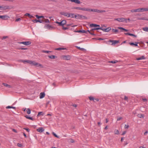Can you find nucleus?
Listing matches in <instances>:
<instances>
[{
  "mask_svg": "<svg viewBox=\"0 0 148 148\" xmlns=\"http://www.w3.org/2000/svg\"><path fill=\"white\" fill-rule=\"evenodd\" d=\"M138 117L141 118L144 117V115L141 114H138Z\"/></svg>",
  "mask_w": 148,
  "mask_h": 148,
  "instance_id": "nucleus-41",
  "label": "nucleus"
},
{
  "mask_svg": "<svg viewBox=\"0 0 148 148\" xmlns=\"http://www.w3.org/2000/svg\"><path fill=\"white\" fill-rule=\"evenodd\" d=\"M36 17L38 18V19H39L40 18V16H38L37 15H36Z\"/></svg>",
  "mask_w": 148,
  "mask_h": 148,
  "instance_id": "nucleus-62",
  "label": "nucleus"
},
{
  "mask_svg": "<svg viewBox=\"0 0 148 148\" xmlns=\"http://www.w3.org/2000/svg\"><path fill=\"white\" fill-rule=\"evenodd\" d=\"M74 15V14L71 13L70 14V17H71L72 18H73Z\"/></svg>",
  "mask_w": 148,
  "mask_h": 148,
  "instance_id": "nucleus-53",
  "label": "nucleus"
},
{
  "mask_svg": "<svg viewBox=\"0 0 148 148\" xmlns=\"http://www.w3.org/2000/svg\"><path fill=\"white\" fill-rule=\"evenodd\" d=\"M24 129L26 130L27 132H29V130L27 128H24Z\"/></svg>",
  "mask_w": 148,
  "mask_h": 148,
  "instance_id": "nucleus-64",
  "label": "nucleus"
},
{
  "mask_svg": "<svg viewBox=\"0 0 148 148\" xmlns=\"http://www.w3.org/2000/svg\"><path fill=\"white\" fill-rule=\"evenodd\" d=\"M118 62V61L117 60H114V61H112V63H115L116 62Z\"/></svg>",
  "mask_w": 148,
  "mask_h": 148,
  "instance_id": "nucleus-49",
  "label": "nucleus"
},
{
  "mask_svg": "<svg viewBox=\"0 0 148 148\" xmlns=\"http://www.w3.org/2000/svg\"><path fill=\"white\" fill-rule=\"evenodd\" d=\"M17 145L20 147H23V145L22 144L19 143H18L17 144Z\"/></svg>",
  "mask_w": 148,
  "mask_h": 148,
  "instance_id": "nucleus-42",
  "label": "nucleus"
},
{
  "mask_svg": "<svg viewBox=\"0 0 148 148\" xmlns=\"http://www.w3.org/2000/svg\"><path fill=\"white\" fill-rule=\"evenodd\" d=\"M45 94L44 92H41L40 95V98L42 99L45 96Z\"/></svg>",
  "mask_w": 148,
  "mask_h": 148,
  "instance_id": "nucleus-20",
  "label": "nucleus"
},
{
  "mask_svg": "<svg viewBox=\"0 0 148 148\" xmlns=\"http://www.w3.org/2000/svg\"><path fill=\"white\" fill-rule=\"evenodd\" d=\"M104 42L105 43H106L108 44H109L110 42H111V40H109L107 41H104Z\"/></svg>",
  "mask_w": 148,
  "mask_h": 148,
  "instance_id": "nucleus-40",
  "label": "nucleus"
},
{
  "mask_svg": "<svg viewBox=\"0 0 148 148\" xmlns=\"http://www.w3.org/2000/svg\"><path fill=\"white\" fill-rule=\"evenodd\" d=\"M147 19H146L145 18V17H143V18H137V19L138 20H147Z\"/></svg>",
  "mask_w": 148,
  "mask_h": 148,
  "instance_id": "nucleus-34",
  "label": "nucleus"
},
{
  "mask_svg": "<svg viewBox=\"0 0 148 148\" xmlns=\"http://www.w3.org/2000/svg\"><path fill=\"white\" fill-rule=\"evenodd\" d=\"M21 20V19L20 18H18L17 19H16V20L15 21H16V22H17V21H20Z\"/></svg>",
  "mask_w": 148,
  "mask_h": 148,
  "instance_id": "nucleus-56",
  "label": "nucleus"
},
{
  "mask_svg": "<svg viewBox=\"0 0 148 148\" xmlns=\"http://www.w3.org/2000/svg\"><path fill=\"white\" fill-rule=\"evenodd\" d=\"M118 28L121 30H124L125 31H128V30L126 29L123 27H118Z\"/></svg>",
  "mask_w": 148,
  "mask_h": 148,
  "instance_id": "nucleus-25",
  "label": "nucleus"
},
{
  "mask_svg": "<svg viewBox=\"0 0 148 148\" xmlns=\"http://www.w3.org/2000/svg\"><path fill=\"white\" fill-rule=\"evenodd\" d=\"M135 43H136L135 44L133 42H130V44L131 45H134L136 46H138L137 44L138 43L136 42H135Z\"/></svg>",
  "mask_w": 148,
  "mask_h": 148,
  "instance_id": "nucleus-31",
  "label": "nucleus"
},
{
  "mask_svg": "<svg viewBox=\"0 0 148 148\" xmlns=\"http://www.w3.org/2000/svg\"><path fill=\"white\" fill-rule=\"evenodd\" d=\"M125 34L126 35H128L130 36H134V34H130V33H125Z\"/></svg>",
  "mask_w": 148,
  "mask_h": 148,
  "instance_id": "nucleus-46",
  "label": "nucleus"
},
{
  "mask_svg": "<svg viewBox=\"0 0 148 148\" xmlns=\"http://www.w3.org/2000/svg\"><path fill=\"white\" fill-rule=\"evenodd\" d=\"M90 27H99V25H97L95 24H91L90 25Z\"/></svg>",
  "mask_w": 148,
  "mask_h": 148,
  "instance_id": "nucleus-17",
  "label": "nucleus"
},
{
  "mask_svg": "<svg viewBox=\"0 0 148 148\" xmlns=\"http://www.w3.org/2000/svg\"><path fill=\"white\" fill-rule=\"evenodd\" d=\"M143 29L145 31L148 32V27H145L143 28Z\"/></svg>",
  "mask_w": 148,
  "mask_h": 148,
  "instance_id": "nucleus-38",
  "label": "nucleus"
},
{
  "mask_svg": "<svg viewBox=\"0 0 148 148\" xmlns=\"http://www.w3.org/2000/svg\"><path fill=\"white\" fill-rule=\"evenodd\" d=\"M10 17L7 15H5L3 16L0 15V18H1L3 20H5L8 19Z\"/></svg>",
  "mask_w": 148,
  "mask_h": 148,
  "instance_id": "nucleus-8",
  "label": "nucleus"
},
{
  "mask_svg": "<svg viewBox=\"0 0 148 148\" xmlns=\"http://www.w3.org/2000/svg\"><path fill=\"white\" fill-rule=\"evenodd\" d=\"M25 117L27 119L32 120H33V119L32 117H29L28 115L25 116Z\"/></svg>",
  "mask_w": 148,
  "mask_h": 148,
  "instance_id": "nucleus-33",
  "label": "nucleus"
},
{
  "mask_svg": "<svg viewBox=\"0 0 148 148\" xmlns=\"http://www.w3.org/2000/svg\"><path fill=\"white\" fill-rule=\"evenodd\" d=\"M82 19H87V17L85 16L82 15Z\"/></svg>",
  "mask_w": 148,
  "mask_h": 148,
  "instance_id": "nucleus-47",
  "label": "nucleus"
},
{
  "mask_svg": "<svg viewBox=\"0 0 148 148\" xmlns=\"http://www.w3.org/2000/svg\"><path fill=\"white\" fill-rule=\"evenodd\" d=\"M6 108V109L13 108L14 109H16V108L15 107H12L10 106H7Z\"/></svg>",
  "mask_w": 148,
  "mask_h": 148,
  "instance_id": "nucleus-30",
  "label": "nucleus"
},
{
  "mask_svg": "<svg viewBox=\"0 0 148 148\" xmlns=\"http://www.w3.org/2000/svg\"><path fill=\"white\" fill-rule=\"evenodd\" d=\"M63 58L65 60H69L70 59V57L69 56H63Z\"/></svg>",
  "mask_w": 148,
  "mask_h": 148,
  "instance_id": "nucleus-15",
  "label": "nucleus"
},
{
  "mask_svg": "<svg viewBox=\"0 0 148 148\" xmlns=\"http://www.w3.org/2000/svg\"><path fill=\"white\" fill-rule=\"evenodd\" d=\"M27 113L28 114H30L31 113V110L29 108H27L26 110Z\"/></svg>",
  "mask_w": 148,
  "mask_h": 148,
  "instance_id": "nucleus-37",
  "label": "nucleus"
},
{
  "mask_svg": "<svg viewBox=\"0 0 148 148\" xmlns=\"http://www.w3.org/2000/svg\"><path fill=\"white\" fill-rule=\"evenodd\" d=\"M72 2H74L77 4H79L81 3L80 1L79 0H68Z\"/></svg>",
  "mask_w": 148,
  "mask_h": 148,
  "instance_id": "nucleus-13",
  "label": "nucleus"
},
{
  "mask_svg": "<svg viewBox=\"0 0 148 148\" xmlns=\"http://www.w3.org/2000/svg\"><path fill=\"white\" fill-rule=\"evenodd\" d=\"M82 15L79 14H77V15H74L75 18L77 19H82Z\"/></svg>",
  "mask_w": 148,
  "mask_h": 148,
  "instance_id": "nucleus-14",
  "label": "nucleus"
},
{
  "mask_svg": "<svg viewBox=\"0 0 148 148\" xmlns=\"http://www.w3.org/2000/svg\"><path fill=\"white\" fill-rule=\"evenodd\" d=\"M45 28L48 29L49 30H52L54 28V27L51 26L49 25L46 24L44 27Z\"/></svg>",
  "mask_w": 148,
  "mask_h": 148,
  "instance_id": "nucleus-7",
  "label": "nucleus"
},
{
  "mask_svg": "<svg viewBox=\"0 0 148 148\" xmlns=\"http://www.w3.org/2000/svg\"><path fill=\"white\" fill-rule=\"evenodd\" d=\"M141 12L148 11V8H141Z\"/></svg>",
  "mask_w": 148,
  "mask_h": 148,
  "instance_id": "nucleus-23",
  "label": "nucleus"
},
{
  "mask_svg": "<svg viewBox=\"0 0 148 148\" xmlns=\"http://www.w3.org/2000/svg\"><path fill=\"white\" fill-rule=\"evenodd\" d=\"M122 117H118L117 119V121H119L122 119Z\"/></svg>",
  "mask_w": 148,
  "mask_h": 148,
  "instance_id": "nucleus-59",
  "label": "nucleus"
},
{
  "mask_svg": "<svg viewBox=\"0 0 148 148\" xmlns=\"http://www.w3.org/2000/svg\"><path fill=\"white\" fill-rule=\"evenodd\" d=\"M145 59V57L144 56H142L140 57L137 58L136 59L137 60H139L142 59Z\"/></svg>",
  "mask_w": 148,
  "mask_h": 148,
  "instance_id": "nucleus-22",
  "label": "nucleus"
},
{
  "mask_svg": "<svg viewBox=\"0 0 148 148\" xmlns=\"http://www.w3.org/2000/svg\"><path fill=\"white\" fill-rule=\"evenodd\" d=\"M130 11L132 12H136V9L132 10Z\"/></svg>",
  "mask_w": 148,
  "mask_h": 148,
  "instance_id": "nucleus-51",
  "label": "nucleus"
},
{
  "mask_svg": "<svg viewBox=\"0 0 148 148\" xmlns=\"http://www.w3.org/2000/svg\"><path fill=\"white\" fill-rule=\"evenodd\" d=\"M112 32L115 33L116 34L119 33L118 30L117 29H112Z\"/></svg>",
  "mask_w": 148,
  "mask_h": 148,
  "instance_id": "nucleus-26",
  "label": "nucleus"
},
{
  "mask_svg": "<svg viewBox=\"0 0 148 148\" xmlns=\"http://www.w3.org/2000/svg\"><path fill=\"white\" fill-rule=\"evenodd\" d=\"M142 99L144 102H145L147 101V99L146 98H143Z\"/></svg>",
  "mask_w": 148,
  "mask_h": 148,
  "instance_id": "nucleus-58",
  "label": "nucleus"
},
{
  "mask_svg": "<svg viewBox=\"0 0 148 148\" xmlns=\"http://www.w3.org/2000/svg\"><path fill=\"white\" fill-rule=\"evenodd\" d=\"M119 42V40H112V45H114L115 44Z\"/></svg>",
  "mask_w": 148,
  "mask_h": 148,
  "instance_id": "nucleus-19",
  "label": "nucleus"
},
{
  "mask_svg": "<svg viewBox=\"0 0 148 148\" xmlns=\"http://www.w3.org/2000/svg\"><path fill=\"white\" fill-rule=\"evenodd\" d=\"M38 64H37L36 65H34L35 66H40V67H42V64H38V63H37Z\"/></svg>",
  "mask_w": 148,
  "mask_h": 148,
  "instance_id": "nucleus-50",
  "label": "nucleus"
},
{
  "mask_svg": "<svg viewBox=\"0 0 148 148\" xmlns=\"http://www.w3.org/2000/svg\"><path fill=\"white\" fill-rule=\"evenodd\" d=\"M83 11L93 12V9H91L88 8H83Z\"/></svg>",
  "mask_w": 148,
  "mask_h": 148,
  "instance_id": "nucleus-11",
  "label": "nucleus"
},
{
  "mask_svg": "<svg viewBox=\"0 0 148 148\" xmlns=\"http://www.w3.org/2000/svg\"><path fill=\"white\" fill-rule=\"evenodd\" d=\"M68 29V28L67 27H62V29L64 30H66Z\"/></svg>",
  "mask_w": 148,
  "mask_h": 148,
  "instance_id": "nucleus-60",
  "label": "nucleus"
},
{
  "mask_svg": "<svg viewBox=\"0 0 148 148\" xmlns=\"http://www.w3.org/2000/svg\"><path fill=\"white\" fill-rule=\"evenodd\" d=\"M3 84L4 86L9 88H10L11 87V86L9 85H8L7 84H5V83H3Z\"/></svg>",
  "mask_w": 148,
  "mask_h": 148,
  "instance_id": "nucleus-28",
  "label": "nucleus"
},
{
  "mask_svg": "<svg viewBox=\"0 0 148 148\" xmlns=\"http://www.w3.org/2000/svg\"><path fill=\"white\" fill-rule=\"evenodd\" d=\"M1 10H7L13 8V7L10 8V7L8 5H6V6H2Z\"/></svg>",
  "mask_w": 148,
  "mask_h": 148,
  "instance_id": "nucleus-10",
  "label": "nucleus"
},
{
  "mask_svg": "<svg viewBox=\"0 0 148 148\" xmlns=\"http://www.w3.org/2000/svg\"><path fill=\"white\" fill-rule=\"evenodd\" d=\"M32 21L34 23L39 22L40 23H42L43 22V20L40 19L37 20L36 19H33L32 20Z\"/></svg>",
  "mask_w": 148,
  "mask_h": 148,
  "instance_id": "nucleus-12",
  "label": "nucleus"
},
{
  "mask_svg": "<svg viewBox=\"0 0 148 148\" xmlns=\"http://www.w3.org/2000/svg\"><path fill=\"white\" fill-rule=\"evenodd\" d=\"M93 31L94 30L92 31V29L90 31H89V30H87V32H88L91 35H95V34L91 32V31Z\"/></svg>",
  "mask_w": 148,
  "mask_h": 148,
  "instance_id": "nucleus-36",
  "label": "nucleus"
},
{
  "mask_svg": "<svg viewBox=\"0 0 148 148\" xmlns=\"http://www.w3.org/2000/svg\"><path fill=\"white\" fill-rule=\"evenodd\" d=\"M60 14L62 15H63L64 16H67V17H70V14L68 12H60Z\"/></svg>",
  "mask_w": 148,
  "mask_h": 148,
  "instance_id": "nucleus-5",
  "label": "nucleus"
},
{
  "mask_svg": "<svg viewBox=\"0 0 148 148\" xmlns=\"http://www.w3.org/2000/svg\"><path fill=\"white\" fill-rule=\"evenodd\" d=\"M37 131L40 132H43L44 129L42 127H40L36 130Z\"/></svg>",
  "mask_w": 148,
  "mask_h": 148,
  "instance_id": "nucleus-16",
  "label": "nucleus"
},
{
  "mask_svg": "<svg viewBox=\"0 0 148 148\" xmlns=\"http://www.w3.org/2000/svg\"><path fill=\"white\" fill-rule=\"evenodd\" d=\"M90 101H95V98L94 97L92 96H90L88 97Z\"/></svg>",
  "mask_w": 148,
  "mask_h": 148,
  "instance_id": "nucleus-27",
  "label": "nucleus"
},
{
  "mask_svg": "<svg viewBox=\"0 0 148 148\" xmlns=\"http://www.w3.org/2000/svg\"><path fill=\"white\" fill-rule=\"evenodd\" d=\"M56 50H63L66 49V48H64L63 47H60L58 48H56L55 49H54Z\"/></svg>",
  "mask_w": 148,
  "mask_h": 148,
  "instance_id": "nucleus-21",
  "label": "nucleus"
},
{
  "mask_svg": "<svg viewBox=\"0 0 148 148\" xmlns=\"http://www.w3.org/2000/svg\"><path fill=\"white\" fill-rule=\"evenodd\" d=\"M19 44H23L26 45H28L31 44V42L30 41H25V42H18Z\"/></svg>",
  "mask_w": 148,
  "mask_h": 148,
  "instance_id": "nucleus-6",
  "label": "nucleus"
},
{
  "mask_svg": "<svg viewBox=\"0 0 148 148\" xmlns=\"http://www.w3.org/2000/svg\"><path fill=\"white\" fill-rule=\"evenodd\" d=\"M125 100L127 101L128 100V97L126 96H124V98Z\"/></svg>",
  "mask_w": 148,
  "mask_h": 148,
  "instance_id": "nucleus-55",
  "label": "nucleus"
},
{
  "mask_svg": "<svg viewBox=\"0 0 148 148\" xmlns=\"http://www.w3.org/2000/svg\"><path fill=\"white\" fill-rule=\"evenodd\" d=\"M93 12L101 13L105 12L106 11L104 10H101L97 9H93Z\"/></svg>",
  "mask_w": 148,
  "mask_h": 148,
  "instance_id": "nucleus-9",
  "label": "nucleus"
},
{
  "mask_svg": "<svg viewBox=\"0 0 148 148\" xmlns=\"http://www.w3.org/2000/svg\"><path fill=\"white\" fill-rule=\"evenodd\" d=\"M66 23V21L65 20H63L60 22H56V23L58 24L59 25L62 26H63Z\"/></svg>",
  "mask_w": 148,
  "mask_h": 148,
  "instance_id": "nucleus-4",
  "label": "nucleus"
},
{
  "mask_svg": "<svg viewBox=\"0 0 148 148\" xmlns=\"http://www.w3.org/2000/svg\"><path fill=\"white\" fill-rule=\"evenodd\" d=\"M76 32H78L79 33H87V31H85L84 30H78L77 31H75Z\"/></svg>",
  "mask_w": 148,
  "mask_h": 148,
  "instance_id": "nucleus-18",
  "label": "nucleus"
},
{
  "mask_svg": "<svg viewBox=\"0 0 148 148\" xmlns=\"http://www.w3.org/2000/svg\"><path fill=\"white\" fill-rule=\"evenodd\" d=\"M73 9L83 10V8H81L80 7H74L73 8Z\"/></svg>",
  "mask_w": 148,
  "mask_h": 148,
  "instance_id": "nucleus-24",
  "label": "nucleus"
},
{
  "mask_svg": "<svg viewBox=\"0 0 148 148\" xmlns=\"http://www.w3.org/2000/svg\"><path fill=\"white\" fill-rule=\"evenodd\" d=\"M25 16H28L29 17V16H30V14L29 13H27L25 14Z\"/></svg>",
  "mask_w": 148,
  "mask_h": 148,
  "instance_id": "nucleus-57",
  "label": "nucleus"
},
{
  "mask_svg": "<svg viewBox=\"0 0 148 148\" xmlns=\"http://www.w3.org/2000/svg\"><path fill=\"white\" fill-rule=\"evenodd\" d=\"M69 141L71 143H73L74 142V140L71 138L69 139Z\"/></svg>",
  "mask_w": 148,
  "mask_h": 148,
  "instance_id": "nucleus-44",
  "label": "nucleus"
},
{
  "mask_svg": "<svg viewBox=\"0 0 148 148\" xmlns=\"http://www.w3.org/2000/svg\"><path fill=\"white\" fill-rule=\"evenodd\" d=\"M48 57L49 58L51 59H55L57 58L56 56H53V55H52V56H49Z\"/></svg>",
  "mask_w": 148,
  "mask_h": 148,
  "instance_id": "nucleus-29",
  "label": "nucleus"
},
{
  "mask_svg": "<svg viewBox=\"0 0 148 148\" xmlns=\"http://www.w3.org/2000/svg\"><path fill=\"white\" fill-rule=\"evenodd\" d=\"M21 61L24 63H25V62H27L30 64H33L34 65H36L38 64L36 62L34 61H32L29 60H21Z\"/></svg>",
  "mask_w": 148,
  "mask_h": 148,
  "instance_id": "nucleus-3",
  "label": "nucleus"
},
{
  "mask_svg": "<svg viewBox=\"0 0 148 148\" xmlns=\"http://www.w3.org/2000/svg\"><path fill=\"white\" fill-rule=\"evenodd\" d=\"M7 38H8V36H4L2 38V39L3 40V39H5Z\"/></svg>",
  "mask_w": 148,
  "mask_h": 148,
  "instance_id": "nucleus-61",
  "label": "nucleus"
},
{
  "mask_svg": "<svg viewBox=\"0 0 148 148\" xmlns=\"http://www.w3.org/2000/svg\"><path fill=\"white\" fill-rule=\"evenodd\" d=\"M119 131L118 130H115L114 132L115 134H119Z\"/></svg>",
  "mask_w": 148,
  "mask_h": 148,
  "instance_id": "nucleus-45",
  "label": "nucleus"
},
{
  "mask_svg": "<svg viewBox=\"0 0 148 148\" xmlns=\"http://www.w3.org/2000/svg\"><path fill=\"white\" fill-rule=\"evenodd\" d=\"M141 8L136 9V12H141Z\"/></svg>",
  "mask_w": 148,
  "mask_h": 148,
  "instance_id": "nucleus-48",
  "label": "nucleus"
},
{
  "mask_svg": "<svg viewBox=\"0 0 148 148\" xmlns=\"http://www.w3.org/2000/svg\"><path fill=\"white\" fill-rule=\"evenodd\" d=\"M71 106L75 107H77V105L76 104H72L71 105Z\"/></svg>",
  "mask_w": 148,
  "mask_h": 148,
  "instance_id": "nucleus-63",
  "label": "nucleus"
},
{
  "mask_svg": "<svg viewBox=\"0 0 148 148\" xmlns=\"http://www.w3.org/2000/svg\"><path fill=\"white\" fill-rule=\"evenodd\" d=\"M111 29V28L110 27H108L106 28H103L102 27H97L95 28H94L92 29V31L94 30H103L104 32H109L110 30Z\"/></svg>",
  "mask_w": 148,
  "mask_h": 148,
  "instance_id": "nucleus-1",
  "label": "nucleus"
},
{
  "mask_svg": "<svg viewBox=\"0 0 148 148\" xmlns=\"http://www.w3.org/2000/svg\"><path fill=\"white\" fill-rule=\"evenodd\" d=\"M42 112H38V115H37V116H39V115H42Z\"/></svg>",
  "mask_w": 148,
  "mask_h": 148,
  "instance_id": "nucleus-54",
  "label": "nucleus"
},
{
  "mask_svg": "<svg viewBox=\"0 0 148 148\" xmlns=\"http://www.w3.org/2000/svg\"><path fill=\"white\" fill-rule=\"evenodd\" d=\"M42 52L44 53H51L52 52V51L43 50L42 51Z\"/></svg>",
  "mask_w": 148,
  "mask_h": 148,
  "instance_id": "nucleus-32",
  "label": "nucleus"
},
{
  "mask_svg": "<svg viewBox=\"0 0 148 148\" xmlns=\"http://www.w3.org/2000/svg\"><path fill=\"white\" fill-rule=\"evenodd\" d=\"M43 22H45L46 23H49L50 22V21L48 19H45V20H43Z\"/></svg>",
  "mask_w": 148,
  "mask_h": 148,
  "instance_id": "nucleus-39",
  "label": "nucleus"
},
{
  "mask_svg": "<svg viewBox=\"0 0 148 148\" xmlns=\"http://www.w3.org/2000/svg\"><path fill=\"white\" fill-rule=\"evenodd\" d=\"M117 21L120 22H125L127 23V20L126 19L123 18H114L113 21Z\"/></svg>",
  "mask_w": 148,
  "mask_h": 148,
  "instance_id": "nucleus-2",
  "label": "nucleus"
},
{
  "mask_svg": "<svg viewBox=\"0 0 148 148\" xmlns=\"http://www.w3.org/2000/svg\"><path fill=\"white\" fill-rule=\"evenodd\" d=\"M76 47L78 49H80L82 51H84L85 50V49L83 48H81L80 47H79L78 46H76Z\"/></svg>",
  "mask_w": 148,
  "mask_h": 148,
  "instance_id": "nucleus-35",
  "label": "nucleus"
},
{
  "mask_svg": "<svg viewBox=\"0 0 148 148\" xmlns=\"http://www.w3.org/2000/svg\"><path fill=\"white\" fill-rule=\"evenodd\" d=\"M53 134L56 137L58 138V136L55 134L54 132H52Z\"/></svg>",
  "mask_w": 148,
  "mask_h": 148,
  "instance_id": "nucleus-52",
  "label": "nucleus"
},
{
  "mask_svg": "<svg viewBox=\"0 0 148 148\" xmlns=\"http://www.w3.org/2000/svg\"><path fill=\"white\" fill-rule=\"evenodd\" d=\"M129 125L125 124L124 126V128L125 129H127L129 128Z\"/></svg>",
  "mask_w": 148,
  "mask_h": 148,
  "instance_id": "nucleus-43",
  "label": "nucleus"
}]
</instances>
